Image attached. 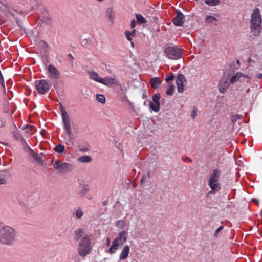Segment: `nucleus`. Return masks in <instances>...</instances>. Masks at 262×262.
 <instances>
[{
	"instance_id": "79ce46f5",
	"label": "nucleus",
	"mask_w": 262,
	"mask_h": 262,
	"mask_svg": "<svg viewBox=\"0 0 262 262\" xmlns=\"http://www.w3.org/2000/svg\"><path fill=\"white\" fill-rule=\"evenodd\" d=\"M13 136L15 139H18L19 138V134L17 133H14Z\"/></svg>"
},
{
	"instance_id": "4468645a",
	"label": "nucleus",
	"mask_w": 262,
	"mask_h": 262,
	"mask_svg": "<svg viewBox=\"0 0 262 262\" xmlns=\"http://www.w3.org/2000/svg\"><path fill=\"white\" fill-rule=\"evenodd\" d=\"M2 5L0 2V5ZM6 10L5 12H2L0 13V19L3 21H5L8 19H11L12 17L14 16L13 12L6 8Z\"/></svg>"
},
{
	"instance_id": "8fccbe9b",
	"label": "nucleus",
	"mask_w": 262,
	"mask_h": 262,
	"mask_svg": "<svg viewBox=\"0 0 262 262\" xmlns=\"http://www.w3.org/2000/svg\"><path fill=\"white\" fill-rule=\"evenodd\" d=\"M237 63L238 64H239V60H237Z\"/></svg>"
},
{
	"instance_id": "0eeeda50",
	"label": "nucleus",
	"mask_w": 262,
	"mask_h": 262,
	"mask_svg": "<svg viewBox=\"0 0 262 262\" xmlns=\"http://www.w3.org/2000/svg\"><path fill=\"white\" fill-rule=\"evenodd\" d=\"M220 177V172L217 169H214L210 173L209 178L208 185L210 186L211 190L209 192L210 193H214V191L220 189V184L219 180Z\"/></svg>"
},
{
	"instance_id": "4be33fe9",
	"label": "nucleus",
	"mask_w": 262,
	"mask_h": 262,
	"mask_svg": "<svg viewBox=\"0 0 262 262\" xmlns=\"http://www.w3.org/2000/svg\"><path fill=\"white\" fill-rule=\"evenodd\" d=\"M77 161L80 163H89L91 162L92 158L89 156L84 155L78 157L77 158Z\"/></svg>"
},
{
	"instance_id": "5701e85b",
	"label": "nucleus",
	"mask_w": 262,
	"mask_h": 262,
	"mask_svg": "<svg viewBox=\"0 0 262 262\" xmlns=\"http://www.w3.org/2000/svg\"><path fill=\"white\" fill-rule=\"evenodd\" d=\"M83 234V230L82 228H78L74 231V239L78 241L82 237Z\"/></svg>"
},
{
	"instance_id": "4c0bfd02",
	"label": "nucleus",
	"mask_w": 262,
	"mask_h": 262,
	"mask_svg": "<svg viewBox=\"0 0 262 262\" xmlns=\"http://www.w3.org/2000/svg\"><path fill=\"white\" fill-rule=\"evenodd\" d=\"M5 121L4 119H0V128L3 127L5 125Z\"/></svg>"
},
{
	"instance_id": "f8f14e48",
	"label": "nucleus",
	"mask_w": 262,
	"mask_h": 262,
	"mask_svg": "<svg viewBox=\"0 0 262 262\" xmlns=\"http://www.w3.org/2000/svg\"><path fill=\"white\" fill-rule=\"evenodd\" d=\"M186 82L185 76L182 74H179L178 75L176 82L177 85V90L179 93L183 92L184 90V83Z\"/></svg>"
},
{
	"instance_id": "b1692460",
	"label": "nucleus",
	"mask_w": 262,
	"mask_h": 262,
	"mask_svg": "<svg viewBox=\"0 0 262 262\" xmlns=\"http://www.w3.org/2000/svg\"><path fill=\"white\" fill-rule=\"evenodd\" d=\"M125 35L128 41H131L133 37H135L136 35V30L134 29L132 31L129 32L128 31H126L125 32Z\"/></svg>"
},
{
	"instance_id": "f3484780",
	"label": "nucleus",
	"mask_w": 262,
	"mask_h": 262,
	"mask_svg": "<svg viewBox=\"0 0 262 262\" xmlns=\"http://www.w3.org/2000/svg\"><path fill=\"white\" fill-rule=\"evenodd\" d=\"M129 250V246L128 245H125L121 252L119 256V259L120 260H123L126 259L128 256Z\"/></svg>"
},
{
	"instance_id": "f03ea898",
	"label": "nucleus",
	"mask_w": 262,
	"mask_h": 262,
	"mask_svg": "<svg viewBox=\"0 0 262 262\" xmlns=\"http://www.w3.org/2000/svg\"><path fill=\"white\" fill-rule=\"evenodd\" d=\"M261 22L260 11L258 8H255L252 13L250 21V30L254 36L259 35Z\"/></svg>"
},
{
	"instance_id": "6ab92c4d",
	"label": "nucleus",
	"mask_w": 262,
	"mask_h": 262,
	"mask_svg": "<svg viewBox=\"0 0 262 262\" xmlns=\"http://www.w3.org/2000/svg\"><path fill=\"white\" fill-rule=\"evenodd\" d=\"M106 16L108 20L111 23H113L115 20V13L114 10L112 8H108L106 11Z\"/></svg>"
},
{
	"instance_id": "de8ad7c7",
	"label": "nucleus",
	"mask_w": 262,
	"mask_h": 262,
	"mask_svg": "<svg viewBox=\"0 0 262 262\" xmlns=\"http://www.w3.org/2000/svg\"><path fill=\"white\" fill-rule=\"evenodd\" d=\"M252 61V59H249V60H248V62H251Z\"/></svg>"
},
{
	"instance_id": "09e8293b",
	"label": "nucleus",
	"mask_w": 262,
	"mask_h": 262,
	"mask_svg": "<svg viewBox=\"0 0 262 262\" xmlns=\"http://www.w3.org/2000/svg\"><path fill=\"white\" fill-rule=\"evenodd\" d=\"M131 45H132L133 47L134 46V45L133 42H131Z\"/></svg>"
},
{
	"instance_id": "a211bd4d",
	"label": "nucleus",
	"mask_w": 262,
	"mask_h": 262,
	"mask_svg": "<svg viewBox=\"0 0 262 262\" xmlns=\"http://www.w3.org/2000/svg\"><path fill=\"white\" fill-rule=\"evenodd\" d=\"M88 74L91 79L99 83H101L102 78L99 76L97 72L94 71H90L88 72Z\"/></svg>"
},
{
	"instance_id": "7ed1b4c3",
	"label": "nucleus",
	"mask_w": 262,
	"mask_h": 262,
	"mask_svg": "<svg viewBox=\"0 0 262 262\" xmlns=\"http://www.w3.org/2000/svg\"><path fill=\"white\" fill-rule=\"evenodd\" d=\"M60 111L63 123L64 132L68 137L69 141H71L75 139V136L72 132L70 116L62 105H60Z\"/></svg>"
},
{
	"instance_id": "f257e3e1",
	"label": "nucleus",
	"mask_w": 262,
	"mask_h": 262,
	"mask_svg": "<svg viewBox=\"0 0 262 262\" xmlns=\"http://www.w3.org/2000/svg\"><path fill=\"white\" fill-rule=\"evenodd\" d=\"M17 236L16 229L9 225L0 228V243L4 245L11 246L14 244Z\"/></svg>"
},
{
	"instance_id": "bb28decb",
	"label": "nucleus",
	"mask_w": 262,
	"mask_h": 262,
	"mask_svg": "<svg viewBox=\"0 0 262 262\" xmlns=\"http://www.w3.org/2000/svg\"><path fill=\"white\" fill-rule=\"evenodd\" d=\"M174 85L172 84H169L168 88L166 91V94L167 95H172L173 94V91L174 90Z\"/></svg>"
},
{
	"instance_id": "473e14b6",
	"label": "nucleus",
	"mask_w": 262,
	"mask_h": 262,
	"mask_svg": "<svg viewBox=\"0 0 262 262\" xmlns=\"http://www.w3.org/2000/svg\"><path fill=\"white\" fill-rule=\"evenodd\" d=\"M217 19L213 16L208 15L205 18V21L207 23H211L216 21Z\"/></svg>"
},
{
	"instance_id": "e433bc0d",
	"label": "nucleus",
	"mask_w": 262,
	"mask_h": 262,
	"mask_svg": "<svg viewBox=\"0 0 262 262\" xmlns=\"http://www.w3.org/2000/svg\"><path fill=\"white\" fill-rule=\"evenodd\" d=\"M190 115L192 118H194L197 116V109L196 108L193 109Z\"/></svg>"
},
{
	"instance_id": "7c9ffc66",
	"label": "nucleus",
	"mask_w": 262,
	"mask_h": 262,
	"mask_svg": "<svg viewBox=\"0 0 262 262\" xmlns=\"http://www.w3.org/2000/svg\"><path fill=\"white\" fill-rule=\"evenodd\" d=\"M90 189L88 187H84L79 191V195L83 197L89 191Z\"/></svg>"
},
{
	"instance_id": "c9c22d12",
	"label": "nucleus",
	"mask_w": 262,
	"mask_h": 262,
	"mask_svg": "<svg viewBox=\"0 0 262 262\" xmlns=\"http://www.w3.org/2000/svg\"><path fill=\"white\" fill-rule=\"evenodd\" d=\"M174 75L171 74L168 77H166V81L168 84H170V81L174 80Z\"/></svg>"
},
{
	"instance_id": "aec40b11",
	"label": "nucleus",
	"mask_w": 262,
	"mask_h": 262,
	"mask_svg": "<svg viewBox=\"0 0 262 262\" xmlns=\"http://www.w3.org/2000/svg\"><path fill=\"white\" fill-rule=\"evenodd\" d=\"M242 77H245L246 78H250L249 76L245 75L241 72H237L235 75L231 78L230 79V82L231 83H234L237 81L239 79Z\"/></svg>"
},
{
	"instance_id": "39448f33",
	"label": "nucleus",
	"mask_w": 262,
	"mask_h": 262,
	"mask_svg": "<svg viewBox=\"0 0 262 262\" xmlns=\"http://www.w3.org/2000/svg\"><path fill=\"white\" fill-rule=\"evenodd\" d=\"M128 237V233L126 231H122L120 232L116 238L113 241L112 246L108 250L111 254H114L118 250L120 246L126 243Z\"/></svg>"
},
{
	"instance_id": "72a5a7b5",
	"label": "nucleus",
	"mask_w": 262,
	"mask_h": 262,
	"mask_svg": "<svg viewBox=\"0 0 262 262\" xmlns=\"http://www.w3.org/2000/svg\"><path fill=\"white\" fill-rule=\"evenodd\" d=\"M224 226H221L217 228L214 232L213 236L214 238H217L220 232L224 229Z\"/></svg>"
},
{
	"instance_id": "ddd939ff",
	"label": "nucleus",
	"mask_w": 262,
	"mask_h": 262,
	"mask_svg": "<svg viewBox=\"0 0 262 262\" xmlns=\"http://www.w3.org/2000/svg\"><path fill=\"white\" fill-rule=\"evenodd\" d=\"M48 71L50 73V77L54 79H58L60 77V72L59 70L53 65L50 64L48 66Z\"/></svg>"
},
{
	"instance_id": "49530a36",
	"label": "nucleus",
	"mask_w": 262,
	"mask_h": 262,
	"mask_svg": "<svg viewBox=\"0 0 262 262\" xmlns=\"http://www.w3.org/2000/svg\"><path fill=\"white\" fill-rule=\"evenodd\" d=\"M80 150L83 151V152H84V151H86L87 150L86 149H81Z\"/></svg>"
},
{
	"instance_id": "58836bf2",
	"label": "nucleus",
	"mask_w": 262,
	"mask_h": 262,
	"mask_svg": "<svg viewBox=\"0 0 262 262\" xmlns=\"http://www.w3.org/2000/svg\"><path fill=\"white\" fill-rule=\"evenodd\" d=\"M136 21L135 20H133L131 21V24H130L131 28H134L136 26Z\"/></svg>"
},
{
	"instance_id": "dca6fc26",
	"label": "nucleus",
	"mask_w": 262,
	"mask_h": 262,
	"mask_svg": "<svg viewBox=\"0 0 262 262\" xmlns=\"http://www.w3.org/2000/svg\"><path fill=\"white\" fill-rule=\"evenodd\" d=\"M184 16L183 14L181 12H178L176 16L173 19L172 21L173 24L178 26H182L183 24V20Z\"/></svg>"
},
{
	"instance_id": "a878e982",
	"label": "nucleus",
	"mask_w": 262,
	"mask_h": 262,
	"mask_svg": "<svg viewBox=\"0 0 262 262\" xmlns=\"http://www.w3.org/2000/svg\"><path fill=\"white\" fill-rule=\"evenodd\" d=\"M205 3L210 6H215L219 4L220 0H205Z\"/></svg>"
},
{
	"instance_id": "37998d69",
	"label": "nucleus",
	"mask_w": 262,
	"mask_h": 262,
	"mask_svg": "<svg viewBox=\"0 0 262 262\" xmlns=\"http://www.w3.org/2000/svg\"><path fill=\"white\" fill-rule=\"evenodd\" d=\"M111 243V239L110 238H107L106 239V245L107 246H108Z\"/></svg>"
},
{
	"instance_id": "9b49d317",
	"label": "nucleus",
	"mask_w": 262,
	"mask_h": 262,
	"mask_svg": "<svg viewBox=\"0 0 262 262\" xmlns=\"http://www.w3.org/2000/svg\"><path fill=\"white\" fill-rule=\"evenodd\" d=\"M101 84H103L108 87H113L119 84L118 80L115 77H106L102 78Z\"/></svg>"
},
{
	"instance_id": "f704fd0d",
	"label": "nucleus",
	"mask_w": 262,
	"mask_h": 262,
	"mask_svg": "<svg viewBox=\"0 0 262 262\" xmlns=\"http://www.w3.org/2000/svg\"><path fill=\"white\" fill-rule=\"evenodd\" d=\"M137 20L139 23H144L146 22L145 18L141 14H136Z\"/></svg>"
},
{
	"instance_id": "393cba45",
	"label": "nucleus",
	"mask_w": 262,
	"mask_h": 262,
	"mask_svg": "<svg viewBox=\"0 0 262 262\" xmlns=\"http://www.w3.org/2000/svg\"><path fill=\"white\" fill-rule=\"evenodd\" d=\"M150 83L154 88H157L160 83L159 78L158 77H155L151 79Z\"/></svg>"
},
{
	"instance_id": "20e7f679",
	"label": "nucleus",
	"mask_w": 262,
	"mask_h": 262,
	"mask_svg": "<svg viewBox=\"0 0 262 262\" xmlns=\"http://www.w3.org/2000/svg\"><path fill=\"white\" fill-rule=\"evenodd\" d=\"M92 249L91 242L88 235L84 236L79 242L77 252L81 257H85L89 254Z\"/></svg>"
},
{
	"instance_id": "423d86ee",
	"label": "nucleus",
	"mask_w": 262,
	"mask_h": 262,
	"mask_svg": "<svg viewBox=\"0 0 262 262\" xmlns=\"http://www.w3.org/2000/svg\"><path fill=\"white\" fill-rule=\"evenodd\" d=\"M51 165L57 172L60 173H63L67 171H71L73 168L71 164L58 160H52Z\"/></svg>"
},
{
	"instance_id": "6e6552de",
	"label": "nucleus",
	"mask_w": 262,
	"mask_h": 262,
	"mask_svg": "<svg viewBox=\"0 0 262 262\" xmlns=\"http://www.w3.org/2000/svg\"><path fill=\"white\" fill-rule=\"evenodd\" d=\"M164 53L167 58L172 60H177L181 58L182 50L178 47H168L164 50Z\"/></svg>"
},
{
	"instance_id": "9d476101",
	"label": "nucleus",
	"mask_w": 262,
	"mask_h": 262,
	"mask_svg": "<svg viewBox=\"0 0 262 262\" xmlns=\"http://www.w3.org/2000/svg\"><path fill=\"white\" fill-rule=\"evenodd\" d=\"M160 94H155L152 96V101L149 103L150 108L156 112L160 110Z\"/></svg>"
},
{
	"instance_id": "2f4dec72",
	"label": "nucleus",
	"mask_w": 262,
	"mask_h": 262,
	"mask_svg": "<svg viewBox=\"0 0 262 262\" xmlns=\"http://www.w3.org/2000/svg\"><path fill=\"white\" fill-rule=\"evenodd\" d=\"M7 177L6 174H0V185H5L7 183Z\"/></svg>"
},
{
	"instance_id": "c756f323",
	"label": "nucleus",
	"mask_w": 262,
	"mask_h": 262,
	"mask_svg": "<svg viewBox=\"0 0 262 262\" xmlns=\"http://www.w3.org/2000/svg\"><path fill=\"white\" fill-rule=\"evenodd\" d=\"M97 100L101 103H104L105 102V98L102 94H97L96 95Z\"/></svg>"
},
{
	"instance_id": "1a4fd4ad",
	"label": "nucleus",
	"mask_w": 262,
	"mask_h": 262,
	"mask_svg": "<svg viewBox=\"0 0 262 262\" xmlns=\"http://www.w3.org/2000/svg\"><path fill=\"white\" fill-rule=\"evenodd\" d=\"M34 84L38 93L42 95L46 94L51 86V83L45 79L36 80Z\"/></svg>"
},
{
	"instance_id": "2eb2a0df",
	"label": "nucleus",
	"mask_w": 262,
	"mask_h": 262,
	"mask_svg": "<svg viewBox=\"0 0 262 262\" xmlns=\"http://www.w3.org/2000/svg\"><path fill=\"white\" fill-rule=\"evenodd\" d=\"M229 86V82L227 79L223 78L221 80L219 85V90L220 93H224Z\"/></svg>"
},
{
	"instance_id": "c03bdc74",
	"label": "nucleus",
	"mask_w": 262,
	"mask_h": 262,
	"mask_svg": "<svg viewBox=\"0 0 262 262\" xmlns=\"http://www.w3.org/2000/svg\"><path fill=\"white\" fill-rule=\"evenodd\" d=\"M86 198L89 199V200H91V198H92V196L90 194H88L86 195Z\"/></svg>"
},
{
	"instance_id": "a18cd8bd",
	"label": "nucleus",
	"mask_w": 262,
	"mask_h": 262,
	"mask_svg": "<svg viewBox=\"0 0 262 262\" xmlns=\"http://www.w3.org/2000/svg\"><path fill=\"white\" fill-rule=\"evenodd\" d=\"M186 160H187V162H191V160L190 159H189V158H186Z\"/></svg>"
},
{
	"instance_id": "412c9836",
	"label": "nucleus",
	"mask_w": 262,
	"mask_h": 262,
	"mask_svg": "<svg viewBox=\"0 0 262 262\" xmlns=\"http://www.w3.org/2000/svg\"><path fill=\"white\" fill-rule=\"evenodd\" d=\"M54 151L58 154L66 155L67 151L64 146L61 144H59L54 148Z\"/></svg>"
},
{
	"instance_id": "cd10ccee",
	"label": "nucleus",
	"mask_w": 262,
	"mask_h": 262,
	"mask_svg": "<svg viewBox=\"0 0 262 262\" xmlns=\"http://www.w3.org/2000/svg\"><path fill=\"white\" fill-rule=\"evenodd\" d=\"M116 226L120 229L124 228L126 226V223L125 221L123 220H120L118 221L115 224Z\"/></svg>"
},
{
	"instance_id": "ea45409f",
	"label": "nucleus",
	"mask_w": 262,
	"mask_h": 262,
	"mask_svg": "<svg viewBox=\"0 0 262 262\" xmlns=\"http://www.w3.org/2000/svg\"><path fill=\"white\" fill-rule=\"evenodd\" d=\"M147 176H143L142 177V179L141 180V182L142 183H144L146 181V180L147 179Z\"/></svg>"
},
{
	"instance_id": "c85d7f7f",
	"label": "nucleus",
	"mask_w": 262,
	"mask_h": 262,
	"mask_svg": "<svg viewBox=\"0 0 262 262\" xmlns=\"http://www.w3.org/2000/svg\"><path fill=\"white\" fill-rule=\"evenodd\" d=\"M75 214L77 219H81L83 215V212L82 209L78 208L75 211Z\"/></svg>"
},
{
	"instance_id": "a19ab883",
	"label": "nucleus",
	"mask_w": 262,
	"mask_h": 262,
	"mask_svg": "<svg viewBox=\"0 0 262 262\" xmlns=\"http://www.w3.org/2000/svg\"><path fill=\"white\" fill-rule=\"evenodd\" d=\"M256 78L258 79H260L262 78V74L261 73H258L256 75Z\"/></svg>"
}]
</instances>
